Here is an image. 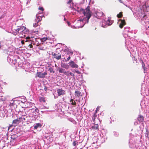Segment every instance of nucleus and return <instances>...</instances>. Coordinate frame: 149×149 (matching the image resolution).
<instances>
[{
	"label": "nucleus",
	"instance_id": "4be33fe9",
	"mask_svg": "<svg viewBox=\"0 0 149 149\" xmlns=\"http://www.w3.org/2000/svg\"><path fill=\"white\" fill-rule=\"evenodd\" d=\"M19 120H20L19 119H16L14 120L13 121V123L14 124H17L19 122Z\"/></svg>",
	"mask_w": 149,
	"mask_h": 149
},
{
	"label": "nucleus",
	"instance_id": "2f4dec72",
	"mask_svg": "<svg viewBox=\"0 0 149 149\" xmlns=\"http://www.w3.org/2000/svg\"><path fill=\"white\" fill-rule=\"evenodd\" d=\"M72 1V0H69V1L67 2L68 4H70Z\"/></svg>",
	"mask_w": 149,
	"mask_h": 149
},
{
	"label": "nucleus",
	"instance_id": "bb28decb",
	"mask_svg": "<svg viewBox=\"0 0 149 149\" xmlns=\"http://www.w3.org/2000/svg\"><path fill=\"white\" fill-rule=\"evenodd\" d=\"M69 71H64V73L66 76H70L69 75Z\"/></svg>",
	"mask_w": 149,
	"mask_h": 149
},
{
	"label": "nucleus",
	"instance_id": "412c9836",
	"mask_svg": "<svg viewBox=\"0 0 149 149\" xmlns=\"http://www.w3.org/2000/svg\"><path fill=\"white\" fill-rule=\"evenodd\" d=\"M146 136L149 139V132L148 130H146Z\"/></svg>",
	"mask_w": 149,
	"mask_h": 149
},
{
	"label": "nucleus",
	"instance_id": "7c9ffc66",
	"mask_svg": "<svg viewBox=\"0 0 149 149\" xmlns=\"http://www.w3.org/2000/svg\"><path fill=\"white\" fill-rule=\"evenodd\" d=\"M38 9L39 10H41L42 11H43L44 10V9L42 7H39Z\"/></svg>",
	"mask_w": 149,
	"mask_h": 149
},
{
	"label": "nucleus",
	"instance_id": "a211bd4d",
	"mask_svg": "<svg viewBox=\"0 0 149 149\" xmlns=\"http://www.w3.org/2000/svg\"><path fill=\"white\" fill-rule=\"evenodd\" d=\"M113 22V21L110 19H108L107 21V23L109 25H111Z\"/></svg>",
	"mask_w": 149,
	"mask_h": 149
},
{
	"label": "nucleus",
	"instance_id": "f704fd0d",
	"mask_svg": "<svg viewBox=\"0 0 149 149\" xmlns=\"http://www.w3.org/2000/svg\"><path fill=\"white\" fill-rule=\"evenodd\" d=\"M21 43L22 45H24V40H22L21 41Z\"/></svg>",
	"mask_w": 149,
	"mask_h": 149
},
{
	"label": "nucleus",
	"instance_id": "5701e85b",
	"mask_svg": "<svg viewBox=\"0 0 149 149\" xmlns=\"http://www.w3.org/2000/svg\"><path fill=\"white\" fill-rule=\"evenodd\" d=\"M123 13L122 12H120L117 15V17L118 18H120L123 16Z\"/></svg>",
	"mask_w": 149,
	"mask_h": 149
},
{
	"label": "nucleus",
	"instance_id": "a18cd8bd",
	"mask_svg": "<svg viewBox=\"0 0 149 149\" xmlns=\"http://www.w3.org/2000/svg\"><path fill=\"white\" fill-rule=\"evenodd\" d=\"M64 20H65V18H64Z\"/></svg>",
	"mask_w": 149,
	"mask_h": 149
},
{
	"label": "nucleus",
	"instance_id": "a878e982",
	"mask_svg": "<svg viewBox=\"0 0 149 149\" xmlns=\"http://www.w3.org/2000/svg\"><path fill=\"white\" fill-rule=\"evenodd\" d=\"M142 68L144 70H145V64L143 62V61H142Z\"/></svg>",
	"mask_w": 149,
	"mask_h": 149
},
{
	"label": "nucleus",
	"instance_id": "4c0bfd02",
	"mask_svg": "<svg viewBox=\"0 0 149 149\" xmlns=\"http://www.w3.org/2000/svg\"><path fill=\"white\" fill-rule=\"evenodd\" d=\"M72 73L71 72H69V75H70L71 76H72Z\"/></svg>",
	"mask_w": 149,
	"mask_h": 149
},
{
	"label": "nucleus",
	"instance_id": "423d86ee",
	"mask_svg": "<svg viewBox=\"0 0 149 149\" xmlns=\"http://www.w3.org/2000/svg\"><path fill=\"white\" fill-rule=\"evenodd\" d=\"M58 95L60 96L61 95H63L65 94V91L63 90L62 88H60L58 89L57 91Z\"/></svg>",
	"mask_w": 149,
	"mask_h": 149
},
{
	"label": "nucleus",
	"instance_id": "c85d7f7f",
	"mask_svg": "<svg viewBox=\"0 0 149 149\" xmlns=\"http://www.w3.org/2000/svg\"><path fill=\"white\" fill-rule=\"evenodd\" d=\"M49 70L51 72H52L53 73H54V71L53 69L52 68H49Z\"/></svg>",
	"mask_w": 149,
	"mask_h": 149
},
{
	"label": "nucleus",
	"instance_id": "20e7f679",
	"mask_svg": "<svg viewBox=\"0 0 149 149\" xmlns=\"http://www.w3.org/2000/svg\"><path fill=\"white\" fill-rule=\"evenodd\" d=\"M69 64L71 68H77L78 67V65L72 61H70Z\"/></svg>",
	"mask_w": 149,
	"mask_h": 149
},
{
	"label": "nucleus",
	"instance_id": "cd10ccee",
	"mask_svg": "<svg viewBox=\"0 0 149 149\" xmlns=\"http://www.w3.org/2000/svg\"><path fill=\"white\" fill-rule=\"evenodd\" d=\"M68 49H65L64 50V51L65 52H66L67 54H69L70 53H71V52H68Z\"/></svg>",
	"mask_w": 149,
	"mask_h": 149
},
{
	"label": "nucleus",
	"instance_id": "c03bdc74",
	"mask_svg": "<svg viewBox=\"0 0 149 149\" xmlns=\"http://www.w3.org/2000/svg\"><path fill=\"white\" fill-rule=\"evenodd\" d=\"M144 6H145V7H146V5H145Z\"/></svg>",
	"mask_w": 149,
	"mask_h": 149
},
{
	"label": "nucleus",
	"instance_id": "39448f33",
	"mask_svg": "<svg viewBox=\"0 0 149 149\" xmlns=\"http://www.w3.org/2000/svg\"><path fill=\"white\" fill-rule=\"evenodd\" d=\"M52 55L54 58L57 60H59L61 59V55L59 53L58 54L52 53Z\"/></svg>",
	"mask_w": 149,
	"mask_h": 149
},
{
	"label": "nucleus",
	"instance_id": "1a4fd4ad",
	"mask_svg": "<svg viewBox=\"0 0 149 149\" xmlns=\"http://www.w3.org/2000/svg\"><path fill=\"white\" fill-rule=\"evenodd\" d=\"M137 120L140 123L142 122L144 120L143 117L141 115H139L137 118Z\"/></svg>",
	"mask_w": 149,
	"mask_h": 149
},
{
	"label": "nucleus",
	"instance_id": "6e6552de",
	"mask_svg": "<svg viewBox=\"0 0 149 149\" xmlns=\"http://www.w3.org/2000/svg\"><path fill=\"white\" fill-rule=\"evenodd\" d=\"M102 15V13L100 12H96L94 14V15L97 18H99Z\"/></svg>",
	"mask_w": 149,
	"mask_h": 149
},
{
	"label": "nucleus",
	"instance_id": "b1692460",
	"mask_svg": "<svg viewBox=\"0 0 149 149\" xmlns=\"http://www.w3.org/2000/svg\"><path fill=\"white\" fill-rule=\"evenodd\" d=\"M40 21L39 20H38V21H36V22H35L33 23V26L34 27H36L38 26V22Z\"/></svg>",
	"mask_w": 149,
	"mask_h": 149
},
{
	"label": "nucleus",
	"instance_id": "de8ad7c7",
	"mask_svg": "<svg viewBox=\"0 0 149 149\" xmlns=\"http://www.w3.org/2000/svg\"><path fill=\"white\" fill-rule=\"evenodd\" d=\"M149 28V26L148 27Z\"/></svg>",
	"mask_w": 149,
	"mask_h": 149
},
{
	"label": "nucleus",
	"instance_id": "79ce46f5",
	"mask_svg": "<svg viewBox=\"0 0 149 149\" xmlns=\"http://www.w3.org/2000/svg\"><path fill=\"white\" fill-rule=\"evenodd\" d=\"M68 24H69V22H68Z\"/></svg>",
	"mask_w": 149,
	"mask_h": 149
},
{
	"label": "nucleus",
	"instance_id": "72a5a7b5",
	"mask_svg": "<svg viewBox=\"0 0 149 149\" xmlns=\"http://www.w3.org/2000/svg\"><path fill=\"white\" fill-rule=\"evenodd\" d=\"M29 46L30 47V48H32L33 47V45H32L31 44H30L29 45Z\"/></svg>",
	"mask_w": 149,
	"mask_h": 149
},
{
	"label": "nucleus",
	"instance_id": "58836bf2",
	"mask_svg": "<svg viewBox=\"0 0 149 149\" xmlns=\"http://www.w3.org/2000/svg\"><path fill=\"white\" fill-rule=\"evenodd\" d=\"M72 76L73 77H74L75 76V75H74V74L72 73Z\"/></svg>",
	"mask_w": 149,
	"mask_h": 149
},
{
	"label": "nucleus",
	"instance_id": "9d476101",
	"mask_svg": "<svg viewBox=\"0 0 149 149\" xmlns=\"http://www.w3.org/2000/svg\"><path fill=\"white\" fill-rule=\"evenodd\" d=\"M39 100L40 102H45L46 100L45 98L44 97H39Z\"/></svg>",
	"mask_w": 149,
	"mask_h": 149
},
{
	"label": "nucleus",
	"instance_id": "a19ab883",
	"mask_svg": "<svg viewBox=\"0 0 149 149\" xmlns=\"http://www.w3.org/2000/svg\"><path fill=\"white\" fill-rule=\"evenodd\" d=\"M119 1L120 3H122L121 0H119Z\"/></svg>",
	"mask_w": 149,
	"mask_h": 149
},
{
	"label": "nucleus",
	"instance_id": "f03ea898",
	"mask_svg": "<svg viewBox=\"0 0 149 149\" xmlns=\"http://www.w3.org/2000/svg\"><path fill=\"white\" fill-rule=\"evenodd\" d=\"M17 34L21 38H23L26 37V34L28 33V29L25 27L22 26L20 27L15 30Z\"/></svg>",
	"mask_w": 149,
	"mask_h": 149
},
{
	"label": "nucleus",
	"instance_id": "c9c22d12",
	"mask_svg": "<svg viewBox=\"0 0 149 149\" xmlns=\"http://www.w3.org/2000/svg\"><path fill=\"white\" fill-rule=\"evenodd\" d=\"M75 71L78 74H79L80 73V72L78 70L76 71Z\"/></svg>",
	"mask_w": 149,
	"mask_h": 149
},
{
	"label": "nucleus",
	"instance_id": "dca6fc26",
	"mask_svg": "<svg viewBox=\"0 0 149 149\" xmlns=\"http://www.w3.org/2000/svg\"><path fill=\"white\" fill-rule=\"evenodd\" d=\"M96 112L97 111H96L95 113H94L93 115V117H92V119L94 123H95V119L96 117H97V115L96 114Z\"/></svg>",
	"mask_w": 149,
	"mask_h": 149
},
{
	"label": "nucleus",
	"instance_id": "9b49d317",
	"mask_svg": "<svg viewBox=\"0 0 149 149\" xmlns=\"http://www.w3.org/2000/svg\"><path fill=\"white\" fill-rule=\"evenodd\" d=\"M99 126L97 124H96L94 126H92V129L94 130H96L97 131L99 130Z\"/></svg>",
	"mask_w": 149,
	"mask_h": 149
},
{
	"label": "nucleus",
	"instance_id": "7ed1b4c3",
	"mask_svg": "<svg viewBox=\"0 0 149 149\" xmlns=\"http://www.w3.org/2000/svg\"><path fill=\"white\" fill-rule=\"evenodd\" d=\"M47 72L46 71L43 73H42L40 72H37L36 73L37 76L40 78H43L45 77V76L47 74Z\"/></svg>",
	"mask_w": 149,
	"mask_h": 149
},
{
	"label": "nucleus",
	"instance_id": "e433bc0d",
	"mask_svg": "<svg viewBox=\"0 0 149 149\" xmlns=\"http://www.w3.org/2000/svg\"><path fill=\"white\" fill-rule=\"evenodd\" d=\"M30 38V37H29V36H27V37H26V39L27 40V39H29Z\"/></svg>",
	"mask_w": 149,
	"mask_h": 149
},
{
	"label": "nucleus",
	"instance_id": "f3484780",
	"mask_svg": "<svg viewBox=\"0 0 149 149\" xmlns=\"http://www.w3.org/2000/svg\"><path fill=\"white\" fill-rule=\"evenodd\" d=\"M31 111H32L33 112H35V114H36V113H37L38 112L39 110H38L36 108V109H31Z\"/></svg>",
	"mask_w": 149,
	"mask_h": 149
},
{
	"label": "nucleus",
	"instance_id": "37998d69",
	"mask_svg": "<svg viewBox=\"0 0 149 149\" xmlns=\"http://www.w3.org/2000/svg\"><path fill=\"white\" fill-rule=\"evenodd\" d=\"M27 41H28V40H26V41H25V42H27Z\"/></svg>",
	"mask_w": 149,
	"mask_h": 149
},
{
	"label": "nucleus",
	"instance_id": "ddd939ff",
	"mask_svg": "<svg viewBox=\"0 0 149 149\" xmlns=\"http://www.w3.org/2000/svg\"><path fill=\"white\" fill-rule=\"evenodd\" d=\"M27 118V117H25L24 116H22V117H20L19 118V120H20V121L23 122L26 120V119Z\"/></svg>",
	"mask_w": 149,
	"mask_h": 149
},
{
	"label": "nucleus",
	"instance_id": "2eb2a0df",
	"mask_svg": "<svg viewBox=\"0 0 149 149\" xmlns=\"http://www.w3.org/2000/svg\"><path fill=\"white\" fill-rule=\"evenodd\" d=\"M75 93L76 95L78 97H79L81 93L79 91H76L75 92Z\"/></svg>",
	"mask_w": 149,
	"mask_h": 149
},
{
	"label": "nucleus",
	"instance_id": "c756f323",
	"mask_svg": "<svg viewBox=\"0 0 149 149\" xmlns=\"http://www.w3.org/2000/svg\"><path fill=\"white\" fill-rule=\"evenodd\" d=\"M71 57L70 56H69L68 57L67 59H65V61L67 62L68 61H69Z\"/></svg>",
	"mask_w": 149,
	"mask_h": 149
},
{
	"label": "nucleus",
	"instance_id": "f257e3e1",
	"mask_svg": "<svg viewBox=\"0 0 149 149\" xmlns=\"http://www.w3.org/2000/svg\"><path fill=\"white\" fill-rule=\"evenodd\" d=\"M76 11L80 13H82L84 15L86 16L85 19H87V22H88L91 16V12L90 10V7L89 6H88L85 9L82 8H79V7H77Z\"/></svg>",
	"mask_w": 149,
	"mask_h": 149
},
{
	"label": "nucleus",
	"instance_id": "aec40b11",
	"mask_svg": "<svg viewBox=\"0 0 149 149\" xmlns=\"http://www.w3.org/2000/svg\"><path fill=\"white\" fill-rule=\"evenodd\" d=\"M58 72L60 73H64V70H63L62 68H59L58 69Z\"/></svg>",
	"mask_w": 149,
	"mask_h": 149
},
{
	"label": "nucleus",
	"instance_id": "ea45409f",
	"mask_svg": "<svg viewBox=\"0 0 149 149\" xmlns=\"http://www.w3.org/2000/svg\"><path fill=\"white\" fill-rule=\"evenodd\" d=\"M84 20V19H83L80 20V21H83Z\"/></svg>",
	"mask_w": 149,
	"mask_h": 149
},
{
	"label": "nucleus",
	"instance_id": "393cba45",
	"mask_svg": "<svg viewBox=\"0 0 149 149\" xmlns=\"http://www.w3.org/2000/svg\"><path fill=\"white\" fill-rule=\"evenodd\" d=\"M62 67L66 69H68L69 68V65L67 64H63V65Z\"/></svg>",
	"mask_w": 149,
	"mask_h": 149
},
{
	"label": "nucleus",
	"instance_id": "49530a36",
	"mask_svg": "<svg viewBox=\"0 0 149 149\" xmlns=\"http://www.w3.org/2000/svg\"><path fill=\"white\" fill-rule=\"evenodd\" d=\"M136 60H137V59H136L135 60V61H136Z\"/></svg>",
	"mask_w": 149,
	"mask_h": 149
},
{
	"label": "nucleus",
	"instance_id": "0eeeda50",
	"mask_svg": "<svg viewBox=\"0 0 149 149\" xmlns=\"http://www.w3.org/2000/svg\"><path fill=\"white\" fill-rule=\"evenodd\" d=\"M120 21H121V23L119 24V26L121 29H122L126 24L124 19H120Z\"/></svg>",
	"mask_w": 149,
	"mask_h": 149
},
{
	"label": "nucleus",
	"instance_id": "4468645a",
	"mask_svg": "<svg viewBox=\"0 0 149 149\" xmlns=\"http://www.w3.org/2000/svg\"><path fill=\"white\" fill-rule=\"evenodd\" d=\"M49 38H42L41 39V41L42 42H45V41H46L47 40H49Z\"/></svg>",
	"mask_w": 149,
	"mask_h": 149
},
{
	"label": "nucleus",
	"instance_id": "f8f14e48",
	"mask_svg": "<svg viewBox=\"0 0 149 149\" xmlns=\"http://www.w3.org/2000/svg\"><path fill=\"white\" fill-rule=\"evenodd\" d=\"M42 126V125L39 123L36 124V125L34 126V129H37L38 127H40Z\"/></svg>",
	"mask_w": 149,
	"mask_h": 149
},
{
	"label": "nucleus",
	"instance_id": "6ab92c4d",
	"mask_svg": "<svg viewBox=\"0 0 149 149\" xmlns=\"http://www.w3.org/2000/svg\"><path fill=\"white\" fill-rule=\"evenodd\" d=\"M70 102H71V104L72 105H76V103L74 100L73 99H71L70 100Z\"/></svg>",
	"mask_w": 149,
	"mask_h": 149
},
{
	"label": "nucleus",
	"instance_id": "473e14b6",
	"mask_svg": "<svg viewBox=\"0 0 149 149\" xmlns=\"http://www.w3.org/2000/svg\"><path fill=\"white\" fill-rule=\"evenodd\" d=\"M72 144L74 146H75L76 145V141H74L73 143Z\"/></svg>",
	"mask_w": 149,
	"mask_h": 149
}]
</instances>
